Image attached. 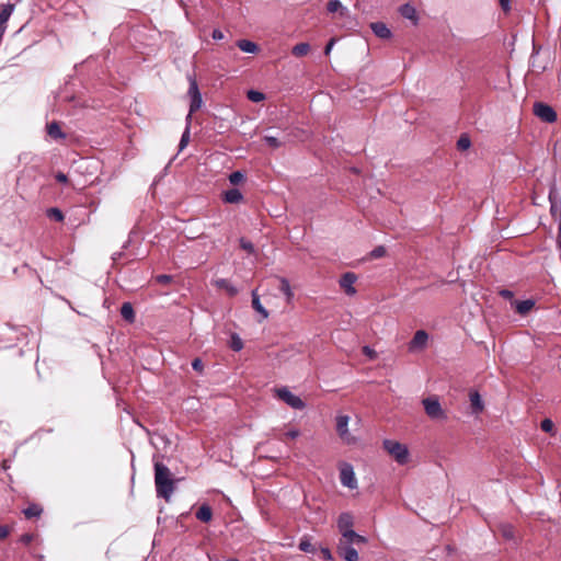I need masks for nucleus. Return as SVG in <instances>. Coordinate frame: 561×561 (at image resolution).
<instances>
[{
    "instance_id": "f257e3e1",
    "label": "nucleus",
    "mask_w": 561,
    "mask_h": 561,
    "mask_svg": "<svg viewBox=\"0 0 561 561\" xmlns=\"http://www.w3.org/2000/svg\"><path fill=\"white\" fill-rule=\"evenodd\" d=\"M154 484L157 495L169 502L175 490V480L170 469L159 461L154 463Z\"/></svg>"
},
{
    "instance_id": "f03ea898",
    "label": "nucleus",
    "mask_w": 561,
    "mask_h": 561,
    "mask_svg": "<svg viewBox=\"0 0 561 561\" xmlns=\"http://www.w3.org/2000/svg\"><path fill=\"white\" fill-rule=\"evenodd\" d=\"M367 543L366 537L353 538V537H340L336 552L345 561H358V552L354 546H360Z\"/></svg>"
},
{
    "instance_id": "7ed1b4c3",
    "label": "nucleus",
    "mask_w": 561,
    "mask_h": 561,
    "mask_svg": "<svg viewBox=\"0 0 561 561\" xmlns=\"http://www.w3.org/2000/svg\"><path fill=\"white\" fill-rule=\"evenodd\" d=\"M383 448L399 463L405 465L409 460V449L404 444L397 440L385 439Z\"/></svg>"
},
{
    "instance_id": "20e7f679",
    "label": "nucleus",
    "mask_w": 561,
    "mask_h": 561,
    "mask_svg": "<svg viewBox=\"0 0 561 561\" xmlns=\"http://www.w3.org/2000/svg\"><path fill=\"white\" fill-rule=\"evenodd\" d=\"M187 80L190 83L187 95L191 99L190 112L187 115L192 116L194 112L198 111L202 107L203 99L198 89L196 78L194 76H188Z\"/></svg>"
},
{
    "instance_id": "39448f33",
    "label": "nucleus",
    "mask_w": 561,
    "mask_h": 561,
    "mask_svg": "<svg viewBox=\"0 0 561 561\" xmlns=\"http://www.w3.org/2000/svg\"><path fill=\"white\" fill-rule=\"evenodd\" d=\"M336 526H337V530H339L341 537H345V539L347 537H353V538L363 537L362 535H358L357 533L354 531V529H353L354 518H353L352 514H350V513H342L337 518Z\"/></svg>"
},
{
    "instance_id": "423d86ee",
    "label": "nucleus",
    "mask_w": 561,
    "mask_h": 561,
    "mask_svg": "<svg viewBox=\"0 0 561 561\" xmlns=\"http://www.w3.org/2000/svg\"><path fill=\"white\" fill-rule=\"evenodd\" d=\"M422 403L425 413L432 420H445L447 417L445 411L442 409V405L436 397L425 398L422 401Z\"/></svg>"
},
{
    "instance_id": "0eeeda50",
    "label": "nucleus",
    "mask_w": 561,
    "mask_h": 561,
    "mask_svg": "<svg viewBox=\"0 0 561 561\" xmlns=\"http://www.w3.org/2000/svg\"><path fill=\"white\" fill-rule=\"evenodd\" d=\"M534 114L545 123H554L557 121L556 111L548 104L536 102L534 104Z\"/></svg>"
},
{
    "instance_id": "6e6552de",
    "label": "nucleus",
    "mask_w": 561,
    "mask_h": 561,
    "mask_svg": "<svg viewBox=\"0 0 561 561\" xmlns=\"http://www.w3.org/2000/svg\"><path fill=\"white\" fill-rule=\"evenodd\" d=\"M277 397L288 404L293 409L302 410L306 404L305 402L294 393H291L287 388H279L276 390Z\"/></svg>"
},
{
    "instance_id": "1a4fd4ad",
    "label": "nucleus",
    "mask_w": 561,
    "mask_h": 561,
    "mask_svg": "<svg viewBox=\"0 0 561 561\" xmlns=\"http://www.w3.org/2000/svg\"><path fill=\"white\" fill-rule=\"evenodd\" d=\"M340 480L344 486H347L350 489H355L357 486L355 473L351 465H344L341 468Z\"/></svg>"
},
{
    "instance_id": "9d476101",
    "label": "nucleus",
    "mask_w": 561,
    "mask_h": 561,
    "mask_svg": "<svg viewBox=\"0 0 561 561\" xmlns=\"http://www.w3.org/2000/svg\"><path fill=\"white\" fill-rule=\"evenodd\" d=\"M357 280L356 274L352 272L344 273L340 278V287L345 291L346 295L353 296L356 294L354 284Z\"/></svg>"
},
{
    "instance_id": "9b49d317",
    "label": "nucleus",
    "mask_w": 561,
    "mask_h": 561,
    "mask_svg": "<svg viewBox=\"0 0 561 561\" xmlns=\"http://www.w3.org/2000/svg\"><path fill=\"white\" fill-rule=\"evenodd\" d=\"M427 340H428V334L425 331H423V330L416 331L413 339L409 343V350L416 351V350L424 348L427 343Z\"/></svg>"
},
{
    "instance_id": "f8f14e48",
    "label": "nucleus",
    "mask_w": 561,
    "mask_h": 561,
    "mask_svg": "<svg viewBox=\"0 0 561 561\" xmlns=\"http://www.w3.org/2000/svg\"><path fill=\"white\" fill-rule=\"evenodd\" d=\"M348 422L350 417L347 415H339L336 417V431L340 435V437L347 443L351 442V436L348 433Z\"/></svg>"
},
{
    "instance_id": "ddd939ff",
    "label": "nucleus",
    "mask_w": 561,
    "mask_h": 561,
    "mask_svg": "<svg viewBox=\"0 0 561 561\" xmlns=\"http://www.w3.org/2000/svg\"><path fill=\"white\" fill-rule=\"evenodd\" d=\"M14 8L15 7L12 3L0 4V28L2 30L3 35L7 30V22L13 13Z\"/></svg>"
},
{
    "instance_id": "4468645a",
    "label": "nucleus",
    "mask_w": 561,
    "mask_h": 561,
    "mask_svg": "<svg viewBox=\"0 0 561 561\" xmlns=\"http://www.w3.org/2000/svg\"><path fill=\"white\" fill-rule=\"evenodd\" d=\"M370 28L377 37L382 39H388L392 35L390 28L383 22H374L370 24Z\"/></svg>"
},
{
    "instance_id": "2eb2a0df",
    "label": "nucleus",
    "mask_w": 561,
    "mask_h": 561,
    "mask_svg": "<svg viewBox=\"0 0 561 561\" xmlns=\"http://www.w3.org/2000/svg\"><path fill=\"white\" fill-rule=\"evenodd\" d=\"M512 306H514L515 311L520 314L525 316L535 306V301L533 299H526L522 301H513Z\"/></svg>"
},
{
    "instance_id": "dca6fc26",
    "label": "nucleus",
    "mask_w": 561,
    "mask_h": 561,
    "mask_svg": "<svg viewBox=\"0 0 561 561\" xmlns=\"http://www.w3.org/2000/svg\"><path fill=\"white\" fill-rule=\"evenodd\" d=\"M327 10L330 13H337L340 16H346L348 13L347 8L344 7L340 0H330Z\"/></svg>"
},
{
    "instance_id": "f3484780",
    "label": "nucleus",
    "mask_w": 561,
    "mask_h": 561,
    "mask_svg": "<svg viewBox=\"0 0 561 561\" xmlns=\"http://www.w3.org/2000/svg\"><path fill=\"white\" fill-rule=\"evenodd\" d=\"M214 285L219 289L226 290L231 297L238 294V289L226 278H218L214 280Z\"/></svg>"
},
{
    "instance_id": "a211bd4d",
    "label": "nucleus",
    "mask_w": 561,
    "mask_h": 561,
    "mask_svg": "<svg viewBox=\"0 0 561 561\" xmlns=\"http://www.w3.org/2000/svg\"><path fill=\"white\" fill-rule=\"evenodd\" d=\"M242 199L243 195L238 188H231L224 193V201L228 204H238Z\"/></svg>"
},
{
    "instance_id": "6ab92c4d",
    "label": "nucleus",
    "mask_w": 561,
    "mask_h": 561,
    "mask_svg": "<svg viewBox=\"0 0 561 561\" xmlns=\"http://www.w3.org/2000/svg\"><path fill=\"white\" fill-rule=\"evenodd\" d=\"M47 134L56 140L66 138V134L61 130L60 125L57 122H51L47 125Z\"/></svg>"
},
{
    "instance_id": "aec40b11",
    "label": "nucleus",
    "mask_w": 561,
    "mask_h": 561,
    "mask_svg": "<svg viewBox=\"0 0 561 561\" xmlns=\"http://www.w3.org/2000/svg\"><path fill=\"white\" fill-rule=\"evenodd\" d=\"M236 45L244 53L256 54L259 51V46L249 39H239Z\"/></svg>"
},
{
    "instance_id": "412c9836",
    "label": "nucleus",
    "mask_w": 561,
    "mask_h": 561,
    "mask_svg": "<svg viewBox=\"0 0 561 561\" xmlns=\"http://www.w3.org/2000/svg\"><path fill=\"white\" fill-rule=\"evenodd\" d=\"M252 307L253 309L262 316V319L268 318V311L263 307L260 301V297L256 290L252 291Z\"/></svg>"
},
{
    "instance_id": "4be33fe9",
    "label": "nucleus",
    "mask_w": 561,
    "mask_h": 561,
    "mask_svg": "<svg viewBox=\"0 0 561 561\" xmlns=\"http://www.w3.org/2000/svg\"><path fill=\"white\" fill-rule=\"evenodd\" d=\"M213 511L209 505L203 504L196 512V518L203 523L211 520Z\"/></svg>"
},
{
    "instance_id": "5701e85b",
    "label": "nucleus",
    "mask_w": 561,
    "mask_h": 561,
    "mask_svg": "<svg viewBox=\"0 0 561 561\" xmlns=\"http://www.w3.org/2000/svg\"><path fill=\"white\" fill-rule=\"evenodd\" d=\"M185 122H186V126H185V129L182 134L180 144H179L180 151H182L187 146V144L190 141V131H191V122H192L191 115H186Z\"/></svg>"
},
{
    "instance_id": "b1692460",
    "label": "nucleus",
    "mask_w": 561,
    "mask_h": 561,
    "mask_svg": "<svg viewBox=\"0 0 561 561\" xmlns=\"http://www.w3.org/2000/svg\"><path fill=\"white\" fill-rule=\"evenodd\" d=\"M121 316L128 322H134L135 311L130 302H124L121 307Z\"/></svg>"
},
{
    "instance_id": "393cba45",
    "label": "nucleus",
    "mask_w": 561,
    "mask_h": 561,
    "mask_svg": "<svg viewBox=\"0 0 561 561\" xmlns=\"http://www.w3.org/2000/svg\"><path fill=\"white\" fill-rule=\"evenodd\" d=\"M470 402H471L472 411L474 413H479L483 410V401L477 391L470 392Z\"/></svg>"
},
{
    "instance_id": "a878e982",
    "label": "nucleus",
    "mask_w": 561,
    "mask_h": 561,
    "mask_svg": "<svg viewBox=\"0 0 561 561\" xmlns=\"http://www.w3.org/2000/svg\"><path fill=\"white\" fill-rule=\"evenodd\" d=\"M310 50V45L308 43H299L295 45L291 49V54L296 57H304Z\"/></svg>"
},
{
    "instance_id": "bb28decb",
    "label": "nucleus",
    "mask_w": 561,
    "mask_h": 561,
    "mask_svg": "<svg viewBox=\"0 0 561 561\" xmlns=\"http://www.w3.org/2000/svg\"><path fill=\"white\" fill-rule=\"evenodd\" d=\"M279 290L286 296L287 301L290 302L294 297V293L290 288L289 282L286 278H280Z\"/></svg>"
},
{
    "instance_id": "cd10ccee",
    "label": "nucleus",
    "mask_w": 561,
    "mask_h": 561,
    "mask_svg": "<svg viewBox=\"0 0 561 561\" xmlns=\"http://www.w3.org/2000/svg\"><path fill=\"white\" fill-rule=\"evenodd\" d=\"M400 13L405 19H409V20H415L416 19V11H415L414 7H412L410 4L401 5Z\"/></svg>"
},
{
    "instance_id": "c85d7f7f",
    "label": "nucleus",
    "mask_w": 561,
    "mask_h": 561,
    "mask_svg": "<svg viewBox=\"0 0 561 561\" xmlns=\"http://www.w3.org/2000/svg\"><path fill=\"white\" fill-rule=\"evenodd\" d=\"M26 518L38 517L42 514L41 506L32 504L23 511Z\"/></svg>"
},
{
    "instance_id": "c756f323",
    "label": "nucleus",
    "mask_w": 561,
    "mask_h": 561,
    "mask_svg": "<svg viewBox=\"0 0 561 561\" xmlns=\"http://www.w3.org/2000/svg\"><path fill=\"white\" fill-rule=\"evenodd\" d=\"M471 146V140L468 135H461L459 139L457 140V148L458 150H467Z\"/></svg>"
},
{
    "instance_id": "7c9ffc66",
    "label": "nucleus",
    "mask_w": 561,
    "mask_h": 561,
    "mask_svg": "<svg viewBox=\"0 0 561 561\" xmlns=\"http://www.w3.org/2000/svg\"><path fill=\"white\" fill-rule=\"evenodd\" d=\"M247 96L250 101L259 103L265 99L264 93L256 90H249Z\"/></svg>"
},
{
    "instance_id": "2f4dec72",
    "label": "nucleus",
    "mask_w": 561,
    "mask_h": 561,
    "mask_svg": "<svg viewBox=\"0 0 561 561\" xmlns=\"http://www.w3.org/2000/svg\"><path fill=\"white\" fill-rule=\"evenodd\" d=\"M47 216L50 219H53L55 221H58V222L62 221L64 218H65L62 211L60 209H58V208H49L47 210Z\"/></svg>"
},
{
    "instance_id": "473e14b6",
    "label": "nucleus",
    "mask_w": 561,
    "mask_h": 561,
    "mask_svg": "<svg viewBox=\"0 0 561 561\" xmlns=\"http://www.w3.org/2000/svg\"><path fill=\"white\" fill-rule=\"evenodd\" d=\"M501 533H502L503 537L506 539H513L514 535H515L514 527L508 524L501 526Z\"/></svg>"
},
{
    "instance_id": "72a5a7b5",
    "label": "nucleus",
    "mask_w": 561,
    "mask_h": 561,
    "mask_svg": "<svg viewBox=\"0 0 561 561\" xmlns=\"http://www.w3.org/2000/svg\"><path fill=\"white\" fill-rule=\"evenodd\" d=\"M244 180V174L241 171H234L229 175V181L233 185H238Z\"/></svg>"
},
{
    "instance_id": "f704fd0d",
    "label": "nucleus",
    "mask_w": 561,
    "mask_h": 561,
    "mask_svg": "<svg viewBox=\"0 0 561 561\" xmlns=\"http://www.w3.org/2000/svg\"><path fill=\"white\" fill-rule=\"evenodd\" d=\"M300 432L297 428H291L286 431L280 437V440L285 442L286 439H295L299 436Z\"/></svg>"
},
{
    "instance_id": "c9c22d12",
    "label": "nucleus",
    "mask_w": 561,
    "mask_h": 561,
    "mask_svg": "<svg viewBox=\"0 0 561 561\" xmlns=\"http://www.w3.org/2000/svg\"><path fill=\"white\" fill-rule=\"evenodd\" d=\"M264 141L267 144V146H270L273 149H277L282 146V142L273 136H265Z\"/></svg>"
},
{
    "instance_id": "e433bc0d",
    "label": "nucleus",
    "mask_w": 561,
    "mask_h": 561,
    "mask_svg": "<svg viewBox=\"0 0 561 561\" xmlns=\"http://www.w3.org/2000/svg\"><path fill=\"white\" fill-rule=\"evenodd\" d=\"M240 247L242 250L249 252V253H253L254 252V245L251 241L244 239V238H241L240 239Z\"/></svg>"
},
{
    "instance_id": "4c0bfd02",
    "label": "nucleus",
    "mask_w": 561,
    "mask_h": 561,
    "mask_svg": "<svg viewBox=\"0 0 561 561\" xmlns=\"http://www.w3.org/2000/svg\"><path fill=\"white\" fill-rule=\"evenodd\" d=\"M230 346L233 351L238 352V351L242 350L243 343L238 335H232Z\"/></svg>"
},
{
    "instance_id": "58836bf2",
    "label": "nucleus",
    "mask_w": 561,
    "mask_h": 561,
    "mask_svg": "<svg viewBox=\"0 0 561 561\" xmlns=\"http://www.w3.org/2000/svg\"><path fill=\"white\" fill-rule=\"evenodd\" d=\"M299 549L304 552H313L314 548L309 540H301L299 543Z\"/></svg>"
},
{
    "instance_id": "ea45409f",
    "label": "nucleus",
    "mask_w": 561,
    "mask_h": 561,
    "mask_svg": "<svg viewBox=\"0 0 561 561\" xmlns=\"http://www.w3.org/2000/svg\"><path fill=\"white\" fill-rule=\"evenodd\" d=\"M553 422L550 420V419H545L542 422H541V430L543 432H547V433H551L552 430H553Z\"/></svg>"
},
{
    "instance_id": "a19ab883",
    "label": "nucleus",
    "mask_w": 561,
    "mask_h": 561,
    "mask_svg": "<svg viewBox=\"0 0 561 561\" xmlns=\"http://www.w3.org/2000/svg\"><path fill=\"white\" fill-rule=\"evenodd\" d=\"M157 283L162 285H168L172 282V276L167 274H161L156 277Z\"/></svg>"
},
{
    "instance_id": "79ce46f5",
    "label": "nucleus",
    "mask_w": 561,
    "mask_h": 561,
    "mask_svg": "<svg viewBox=\"0 0 561 561\" xmlns=\"http://www.w3.org/2000/svg\"><path fill=\"white\" fill-rule=\"evenodd\" d=\"M500 296L503 297L504 299H507V300H511V304L513 301H515L513 298H514V294L513 291L508 290V289H502L500 290Z\"/></svg>"
},
{
    "instance_id": "37998d69",
    "label": "nucleus",
    "mask_w": 561,
    "mask_h": 561,
    "mask_svg": "<svg viewBox=\"0 0 561 561\" xmlns=\"http://www.w3.org/2000/svg\"><path fill=\"white\" fill-rule=\"evenodd\" d=\"M363 353H364L367 357H369L370 359H374V358H376V356H377V353H376L373 348H370L369 346H364V347H363Z\"/></svg>"
},
{
    "instance_id": "c03bdc74",
    "label": "nucleus",
    "mask_w": 561,
    "mask_h": 561,
    "mask_svg": "<svg viewBox=\"0 0 561 561\" xmlns=\"http://www.w3.org/2000/svg\"><path fill=\"white\" fill-rule=\"evenodd\" d=\"M192 367L194 370L196 371H202L203 370V362L201 358H195L193 362H192Z\"/></svg>"
},
{
    "instance_id": "a18cd8bd",
    "label": "nucleus",
    "mask_w": 561,
    "mask_h": 561,
    "mask_svg": "<svg viewBox=\"0 0 561 561\" xmlns=\"http://www.w3.org/2000/svg\"><path fill=\"white\" fill-rule=\"evenodd\" d=\"M10 529L5 525H0V540L5 539L9 536Z\"/></svg>"
},
{
    "instance_id": "49530a36",
    "label": "nucleus",
    "mask_w": 561,
    "mask_h": 561,
    "mask_svg": "<svg viewBox=\"0 0 561 561\" xmlns=\"http://www.w3.org/2000/svg\"><path fill=\"white\" fill-rule=\"evenodd\" d=\"M499 2L503 11L507 12L511 10V0H499Z\"/></svg>"
},
{
    "instance_id": "de8ad7c7",
    "label": "nucleus",
    "mask_w": 561,
    "mask_h": 561,
    "mask_svg": "<svg viewBox=\"0 0 561 561\" xmlns=\"http://www.w3.org/2000/svg\"><path fill=\"white\" fill-rule=\"evenodd\" d=\"M55 179L57 182L59 183H67L68 182V178L65 173L62 172H58L56 175H55Z\"/></svg>"
},
{
    "instance_id": "09e8293b",
    "label": "nucleus",
    "mask_w": 561,
    "mask_h": 561,
    "mask_svg": "<svg viewBox=\"0 0 561 561\" xmlns=\"http://www.w3.org/2000/svg\"><path fill=\"white\" fill-rule=\"evenodd\" d=\"M334 44H335V39H334V38H331V39L328 42V44L325 45V48H324V54H325V55H329V54L331 53V50H332V48H333Z\"/></svg>"
},
{
    "instance_id": "8fccbe9b",
    "label": "nucleus",
    "mask_w": 561,
    "mask_h": 561,
    "mask_svg": "<svg viewBox=\"0 0 561 561\" xmlns=\"http://www.w3.org/2000/svg\"><path fill=\"white\" fill-rule=\"evenodd\" d=\"M374 257H380L385 254V248L378 247L371 252Z\"/></svg>"
},
{
    "instance_id": "3c124183",
    "label": "nucleus",
    "mask_w": 561,
    "mask_h": 561,
    "mask_svg": "<svg viewBox=\"0 0 561 561\" xmlns=\"http://www.w3.org/2000/svg\"><path fill=\"white\" fill-rule=\"evenodd\" d=\"M211 37L215 41H220V39L224 38V33L220 30H214L213 33H211Z\"/></svg>"
},
{
    "instance_id": "603ef678",
    "label": "nucleus",
    "mask_w": 561,
    "mask_h": 561,
    "mask_svg": "<svg viewBox=\"0 0 561 561\" xmlns=\"http://www.w3.org/2000/svg\"><path fill=\"white\" fill-rule=\"evenodd\" d=\"M321 552H322L323 559H325V560L332 559V553L329 548H322Z\"/></svg>"
},
{
    "instance_id": "864d4df0",
    "label": "nucleus",
    "mask_w": 561,
    "mask_h": 561,
    "mask_svg": "<svg viewBox=\"0 0 561 561\" xmlns=\"http://www.w3.org/2000/svg\"><path fill=\"white\" fill-rule=\"evenodd\" d=\"M33 540V536L30 534H24L21 537V541L28 545Z\"/></svg>"
},
{
    "instance_id": "5fc2aeb1",
    "label": "nucleus",
    "mask_w": 561,
    "mask_h": 561,
    "mask_svg": "<svg viewBox=\"0 0 561 561\" xmlns=\"http://www.w3.org/2000/svg\"><path fill=\"white\" fill-rule=\"evenodd\" d=\"M226 561H239V560H237V559H229V560H226Z\"/></svg>"
}]
</instances>
